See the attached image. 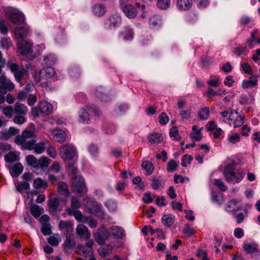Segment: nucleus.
<instances>
[{
  "label": "nucleus",
  "mask_w": 260,
  "mask_h": 260,
  "mask_svg": "<svg viewBox=\"0 0 260 260\" xmlns=\"http://www.w3.org/2000/svg\"><path fill=\"white\" fill-rule=\"evenodd\" d=\"M35 137L36 135L31 131L25 130L15 137V142L20 146L22 150H34L36 154H41L45 151V145L48 141L45 140L37 143Z\"/></svg>",
  "instance_id": "1"
},
{
  "label": "nucleus",
  "mask_w": 260,
  "mask_h": 260,
  "mask_svg": "<svg viewBox=\"0 0 260 260\" xmlns=\"http://www.w3.org/2000/svg\"><path fill=\"white\" fill-rule=\"evenodd\" d=\"M223 173L227 181L232 183L240 182L243 178L242 173L235 169L234 164L226 165Z\"/></svg>",
  "instance_id": "2"
},
{
  "label": "nucleus",
  "mask_w": 260,
  "mask_h": 260,
  "mask_svg": "<svg viewBox=\"0 0 260 260\" xmlns=\"http://www.w3.org/2000/svg\"><path fill=\"white\" fill-rule=\"evenodd\" d=\"M59 155L64 161H76L78 158L77 152L74 147L70 144H63L59 150Z\"/></svg>",
  "instance_id": "3"
},
{
  "label": "nucleus",
  "mask_w": 260,
  "mask_h": 260,
  "mask_svg": "<svg viewBox=\"0 0 260 260\" xmlns=\"http://www.w3.org/2000/svg\"><path fill=\"white\" fill-rule=\"evenodd\" d=\"M7 68L14 74L16 80L20 82L23 79L26 70L23 67H20L12 60H9L6 63Z\"/></svg>",
  "instance_id": "4"
},
{
  "label": "nucleus",
  "mask_w": 260,
  "mask_h": 260,
  "mask_svg": "<svg viewBox=\"0 0 260 260\" xmlns=\"http://www.w3.org/2000/svg\"><path fill=\"white\" fill-rule=\"evenodd\" d=\"M72 186L73 191L78 192L81 196L83 195L87 191L84 180L81 176H75L72 177Z\"/></svg>",
  "instance_id": "5"
},
{
  "label": "nucleus",
  "mask_w": 260,
  "mask_h": 260,
  "mask_svg": "<svg viewBox=\"0 0 260 260\" xmlns=\"http://www.w3.org/2000/svg\"><path fill=\"white\" fill-rule=\"evenodd\" d=\"M14 87V83L7 78L4 72L0 74V93L5 94L7 91H11Z\"/></svg>",
  "instance_id": "6"
},
{
  "label": "nucleus",
  "mask_w": 260,
  "mask_h": 260,
  "mask_svg": "<svg viewBox=\"0 0 260 260\" xmlns=\"http://www.w3.org/2000/svg\"><path fill=\"white\" fill-rule=\"evenodd\" d=\"M18 49L22 55H31L32 52V44L26 40H21L17 42Z\"/></svg>",
  "instance_id": "7"
},
{
  "label": "nucleus",
  "mask_w": 260,
  "mask_h": 260,
  "mask_svg": "<svg viewBox=\"0 0 260 260\" xmlns=\"http://www.w3.org/2000/svg\"><path fill=\"white\" fill-rule=\"evenodd\" d=\"M94 238L95 241L100 245L103 244L106 240L109 237V233L105 229H102L94 234Z\"/></svg>",
  "instance_id": "8"
},
{
  "label": "nucleus",
  "mask_w": 260,
  "mask_h": 260,
  "mask_svg": "<svg viewBox=\"0 0 260 260\" xmlns=\"http://www.w3.org/2000/svg\"><path fill=\"white\" fill-rule=\"evenodd\" d=\"M76 232L81 238L85 240L90 239L91 234L87 228L83 224H80L76 228Z\"/></svg>",
  "instance_id": "9"
},
{
  "label": "nucleus",
  "mask_w": 260,
  "mask_h": 260,
  "mask_svg": "<svg viewBox=\"0 0 260 260\" xmlns=\"http://www.w3.org/2000/svg\"><path fill=\"white\" fill-rule=\"evenodd\" d=\"M76 244V241L74 236L70 233H67L66 240L63 243L64 250L68 252V250L74 248Z\"/></svg>",
  "instance_id": "10"
},
{
  "label": "nucleus",
  "mask_w": 260,
  "mask_h": 260,
  "mask_svg": "<svg viewBox=\"0 0 260 260\" xmlns=\"http://www.w3.org/2000/svg\"><path fill=\"white\" fill-rule=\"evenodd\" d=\"M238 112L236 110H232L229 115V119L231 121L234 120V127H239L243 124L244 123V116L239 115L237 116V119L234 120L235 118V116H237Z\"/></svg>",
  "instance_id": "11"
},
{
  "label": "nucleus",
  "mask_w": 260,
  "mask_h": 260,
  "mask_svg": "<svg viewBox=\"0 0 260 260\" xmlns=\"http://www.w3.org/2000/svg\"><path fill=\"white\" fill-rule=\"evenodd\" d=\"M122 10L126 17L129 19L134 18L137 15L138 12L136 8L132 5H125Z\"/></svg>",
  "instance_id": "12"
},
{
  "label": "nucleus",
  "mask_w": 260,
  "mask_h": 260,
  "mask_svg": "<svg viewBox=\"0 0 260 260\" xmlns=\"http://www.w3.org/2000/svg\"><path fill=\"white\" fill-rule=\"evenodd\" d=\"M53 139L57 142L62 143L67 138L65 132L60 129H54L52 131Z\"/></svg>",
  "instance_id": "13"
},
{
  "label": "nucleus",
  "mask_w": 260,
  "mask_h": 260,
  "mask_svg": "<svg viewBox=\"0 0 260 260\" xmlns=\"http://www.w3.org/2000/svg\"><path fill=\"white\" fill-rule=\"evenodd\" d=\"M14 112L20 115H26L28 112V108L24 104L16 102L14 105Z\"/></svg>",
  "instance_id": "14"
},
{
  "label": "nucleus",
  "mask_w": 260,
  "mask_h": 260,
  "mask_svg": "<svg viewBox=\"0 0 260 260\" xmlns=\"http://www.w3.org/2000/svg\"><path fill=\"white\" fill-rule=\"evenodd\" d=\"M108 21L110 27H116L121 24V18L119 14L115 13L110 16Z\"/></svg>",
  "instance_id": "15"
},
{
  "label": "nucleus",
  "mask_w": 260,
  "mask_h": 260,
  "mask_svg": "<svg viewBox=\"0 0 260 260\" xmlns=\"http://www.w3.org/2000/svg\"><path fill=\"white\" fill-rule=\"evenodd\" d=\"M57 191L59 195L68 197L70 194L67 184L62 181L58 182Z\"/></svg>",
  "instance_id": "16"
},
{
  "label": "nucleus",
  "mask_w": 260,
  "mask_h": 260,
  "mask_svg": "<svg viewBox=\"0 0 260 260\" xmlns=\"http://www.w3.org/2000/svg\"><path fill=\"white\" fill-rule=\"evenodd\" d=\"M23 167L20 163H17L15 165L9 167V170L11 175L13 177H17L22 173Z\"/></svg>",
  "instance_id": "17"
},
{
  "label": "nucleus",
  "mask_w": 260,
  "mask_h": 260,
  "mask_svg": "<svg viewBox=\"0 0 260 260\" xmlns=\"http://www.w3.org/2000/svg\"><path fill=\"white\" fill-rule=\"evenodd\" d=\"M192 0H177V6L180 10H189L192 6Z\"/></svg>",
  "instance_id": "18"
},
{
  "label": "nucleus",
  "mask_w": 260,
  "mask_h": 260,
  "mask_svg": "<svg viewBox=\"0 0 260 260\" xmlns=\"http://www.w3.org/2000/svg\"><path fill=\"white\" fill-rule=\"evenodd\" d=\"M92 11L94 15L100 17L106 13V8L103 4H96L93 6Z\"/></svg>",
  "instance_id": "19"
},
{
  "label": "nucleus",
  "mask_w": 260,
  "mask_h": 260,
  "mask_svg": "<svg viewBox=\"0 0 260 260\" xmlns=\"http://www.w3.org/2000/svg\"><path fill=\"white\" fill-rule=\"evenodd\" d=\"M10 21L16 24H20L24 21V16L19 13H13L9 17Z\"/></svg>",
  "instance_id": "20"
},
{
  "label": "nucleus",
  "mask_w": 260,
  "mask_h": 260,
  "mask_svg": "<svg viewBox=\"0 0 260 260\" xmlns=\"http://www.w3.org/2000/svg\"><path fill=\"white\" fill-rule=\"evenodd\" d=\"M175 221V216L172 214H165L161 218V221L163 224L170 228L174 223Z\"/></svg>",
  "instance_id": "21"
},
{
  "label": "nucleus",
  "mask_w": 260,
  "mask_h": 260,
  "mask_svg": "<svg viewBox=\"0 0 260 260\" xmlns=\"http://www.w3.org/2000/svg\"><path fill=\"white\" fill-rule=\"evenodd\" d=\"M41 113L50 114L52 112V107L46 101H42L39 104Z\"/></svg>",
  "instance_id": "22"
},
{
  "label": "nucleus",
  "mask_w": 260,
  "mask_h": 260,
  "mask_svg": "<svg viewBox=\"0 0 260 260\" xmlns=\"http://www.w3.org/2000/svg\"><path fill=\"white\" fill-rule=\"evenodd\" d=\"M243 248L248 253H253L258 251V245L254 243H245L243 245Z\"/></svg>",
  "instance_id": "23"
},
{
  "label": "nucleus",
  "mask_w": 260,
  "mask_h": 260,
  "mask_svg": "<svg viewBox=\"0 0 260 260\" xmlns=\"http://www.w3.org/2000/svg\"><path fill=\"white\" fill-rule=\"evenodd\" d=\"M59 204V200L58 198L50 197L48 200V205L50 211H56L58 208Z\"/></svg>",
  "instance_id": "24"
},
{
  "label": "nucleus",
  "mask_w": 260,
  "mask_h": 260,
  "mask_svg": "<svg viewBox=\"0 0 260 260\" xmlns=\"http://www.w3.org/2000/svg\"><path fill=\"white\" fill-rule=\"evenodd\" d=\"M73 224L70 220H61L58 224L60 230L66 229L68 233L73 231Z\"/></svg>",
  "instance_id": "25"
},
{
  "label": "nucleus",
  "mask_w": 260,
  "mask_h": 260,
  "mask_svg": "<svg viewBox=\"0 0 260 260\" xmlns=\"http://www.w3.org/2000/svg\"><path fill=\"white\" fill-rule=\"evenodd\" d=\"M257 76H251L248 80H244L242 86L244 88L252 87L257 84Z\"/></svg>",
  "instance_id": "26"
},
{
  "label": "nucleus",
  "mask_w": 260,
  "mask_h": 260,
  "mask_svg": "<svg viewBox=\"0 0 260 260\" xmlns=\"http://www.w3.org/2000/svg\"><path fill=\"white\" fill-rule=\"evenodd\" d=\"M30 211L31 214L36 218L39 217L44 212L43 208L35 204L30 206Z\"/></svg>",
  "instance_id": "27"
},
{
  "label": "nucleus",
  "mask_w": 260,
  "mask_h": 260,
  "mask_svg": "<svg viewBox=\"0 0 260 260\" xmlns=\"http://www.w3.org/2000/svg\"><path fill=\"white\" fill-rule=\"evenodd\" d=\"M66 212L69 215H74L75 218L81 222H85V219H83V215L81 212L78 210H66Z\"/></svg>",
  "instance_id": "28"
},
{
  "label": "nucleus",
  "mask_w": 260,
  "mask_h": 260,
  "mask_svg": "<svg viewBox=\"0 0 260 260\" xmlns=\"http://www.w3.org/2000/svg\"><path fill=\"white\" fill-rule=\"evenodd\" d=\"M112 251V246L110 245H106L100 247L98 249V252L101 256H106L109 255Z\"/></svg>",
  "instance_id": "29"
},
{
  "label": "nucleus",
  "mask_w": 260,
  "mask_h": 260,
  "mask_svg": "<svg viewBox=\"0 0 260 260\" xmlns=\"http://www.w3.org/2000/svg\"><path fill=\"white\" fill-rule=\"evenodd\" d=\"M162 140L163 137L159 133H151L148 136V140L151 144L161 142Z\"/></svg>",
  "instance_id": "30"
},
{
  "label": "nucleus",
  "mask_w": 260,
  "mask_h": 260,
  "mask_svg": "<svg viewBox=\"0 0 260 260\" xmlns=\"http://www.w3.org/2000/svg\"><path fill=\"white\" fill-rule=\"evenodd\" d=\"M48 183L47 181L43 180L40 178H38L34 180L33 186L36 189L41 188H46Z\"/></svg>",
  "instance_id": "31"
},
{
  "label": "nucleus",
  "mask_w": 260,
  "mask_h": 260,
  "mask_svg": "<svg viewBox=\"0 0 260 260\" xmlns=\"http://www.w3.org/2000/svg\"><path fill=\"white\" fill-rule=\"evenodd\" d=\"M19 130L14 127H10L8 131L2 133L3 137L5 140L9 139L11 136H14L19 133Z\"/></svg>",
  "instance_id": "32"
},
{
  "label": "nucleus",
  "mask_w": 260,
  "mask_h": 260,
  "mask_svg": "<svg viewBox=\"0 0 260 260\" xmlns=\"http://www.w3.org/2000/svg\"><path fill=\"white\" fill-rule=\"evenodd\" d=\"M112 235L117 239H121L124 235L123 229L119 226H113L111 228Z\"/></svg>",
  "instance_id": "33"
},
{
  "label": "nucleus",
  "mask_w": 260,
  "mask_h": 260,
  "mask_svg": "<svg viewBox=\"0 0 260 260\" xmlns=\"http://www.w3.org/2000/svg\"><path fill=\"white\" fill-rule=\"evenodd\" d=\"M27 29L25 27H18L15 30V35L17 38L23 39L27 37Z\"/></svg>",
  "instance_id": "34"
},
{
  "label": "nucleus",
  "mask_w": 260,
  "mask_h": 260,
  "mask_svg": "<svg viewBox=\"0 0 260 260\" xmlns=\"http://www.w3.org/2000/svg\"><path fill=\"white\" fill-rule=\"evenodd\" d=\"M51 159H49L47 157L44 156L41 157L38 160L37 166L36 167L37 169L39 168H47L50 162H51Z\"/></svg>",
  "instance_id": "35"
},
{
  "label": "nucleus",
  "mask_w": 260,
  "mask_h": 260,
  "mask_svg": "<svg viewBox=\"0 0 260 260\" xmlns=\"http://www.w3.org/2000/svg\"><path fill=\"white\" fill-rule=\"evenodd\" d=\"M79 121L83 123L88 122L90 120V116L88 113L84 109H82L80 111L79 115Z\"/></svg>",
  "instance_id": "36"
},
{
  "label": "nucleus",
  "mask_w": 260,
  "mask_h": 260,
  "mask_svg": "<svg viewBox=\"0 0 260 260\" xmlns=\"http://www.w3.org/2000/svg\"><path fill=\"white\" fill-rule=\"evenodd\" d=\"M19 156L16 152L10 151L5 156V160L8 162H13L18 160Z\"/></svg>",
  "instance_id": "37"
},
{
  "label": "nucleus",
  "mask_w": 260,
  "mask_h": 260,
  "mask_svg": "<svg viewBox=\"0 0 260 260\" xmlns=\"http://www.w3.org/2000/svg\"><path fill=\"white\" fill-rule=\"evenodd\" d=\"M81 206L80 201L75 196H73L71 199V207L66 210H74L79 209Z\"/></svg>",
  "instance_id": "38"
},
{
  "label": "nucleus",
  "mask_w": 260,
  "mask_h": 260,
  "mask_svg": "<svg viewBox=\"0 0 260 260\" xmlns=\"http://www.w3.org/2000/svg\"><path fill=\"white\" fill-rule=\"evenodd\" d=\"M142 167L145 170L148 175H151L154 171V166L152 162L149 161H143L142 164Z\"/></svg>",
  "instance_id": "39"
},
{
  "label": "nucleus",
  "mask_w": 260,
  "mask_h": 260,
  "mask_svg": "<svg viewBox=\"0 0 260 260\" xmlns=\"http://www.w3.org/2000/svg\"><path fill=\"white\" fill-rule=\"evenodd\" d=\"M210 110L208 107H204L198 112V116L201 120H206L209 117Z\"/></svg>",
  "instance_id": "40"
},
{
  "label": "nucleus",
  "mask_w": 260,
  "mask_h": 260,
  "mask_svg": "<svg viewBox=\"0 0 260 260\" xmlns=\"http://www.w3.org/2000/svg\"><path fill=\"white\" fill-rule=\"evenodd\" d=\"M120 35L123 37L125 40H131L133 38V31L132 29L128 27H126L124 30L120 32Z\"/></svg>",
  "instance_id": "41"
},
{
  "label": "nucleus",
  "mask_w": 260,
  "mask_h": 260,
  "mask_svg": "<svg viewBox=\"0 0 260 260\" xmlns=\"http://www.w3.org/2000/svg\"><path fill=\"white\" fill-rule=\"evenodd\" d=\"M54 71L53 69L49 67L41 71L40 75L42 77L48 78L51 77L54 75Z\"/></svg>",
  "instance_id": "42"
},
{
  "label": "nucleus",
  "mask_w": 260,
  "mask_h": 260,
  "mask_svg": "<svg viewBox=\"0 0 260 260\" xmlns=\"http://www.w3.org/2000/svg\"><path fill=\"white\" fill-rule=\"evenodd\" d=\"M96 96L103 101H107L110 99V97L104 93L103 89L99 88L95 92Z\"/></svg>",
  "instance_id": "43"
},
{
  "label": "nucleus",
  "mask_w": 260,
  "mask_h": 260,
  "mask_svg": "<svg viewBox=\"0 0 260 260\" xmlns=\"http://www.w3.org/2000/svg\"><path fill=\"white\" fill-rule=\"evenodd\" d=\"M47 146V152L51 157L55 158L57 156V152L55 148L48 142V143L45 145Z\"/></svg>",
  "instance_id": "44"
},
{
  "label": "nucleus",
  "mask_w": 260,
  "mask_h": 260,
  "mask_svg": "<svg viewBox=\"0 0 260 260\" xmlns=\"http://www.w3.org/2000/svg\"><path fill=\"white\" fill-rule=\"evenodd\" d=\"M171 5L170 0H158L157 3V7L162 10L168 9Z\"/></svg>",
  "instance_id": "45"
},
{
  "label": "nucleus",
  "mask_w": 260,
  "mask_h": 260,
  "mask_svg": "<svg viewBox=\"0 0 260 260\" xmlns=\"http://www.w3.org/2000/svg\"><path fill=\"white\" fill-rule=\"evenodd\" d=\"M56 59L54 56L52 55H48L44 56V61L47 67H51L55 62Z\"/></svg>",
  "instance_id": "46"
},
{
  "label": "nucleus",
  "mask_w": 260,
  "mask_h": 260,
  "mask_svg": "<svg viewBox=\"0 0 260 260\" xmlns=\"http://www.w3.org/2000/svg\"><path fill=\"white\" fill-rule=\"evenodd\" d=\"M26 160L28 165L36 168L37 166L38 159L33 155H28L26 157Z\"/></svg>",
  "instance_id": "47"
},
{
  "label": "nucleus",
  "mask_w": 260,
  "mask_h": 260,
  "mask_svg": "<svg viewBox=\"0 0 260 260\" xmlns=\"http://www.w3.org/2000/svg\"><path fill=\"white\" fill-rule=\"evenodd\" d=\"M170 136L173 138L176 141H179L181 139L178 133V128L176 126L172 127L170 131Z\"/></svg>",
  "instance_id": "48"
},
{
  "label": "nucleus",
  "mask_w": 260,
  "mask_h": 260,
  "mask_svg": "<svg viewBox=\"0 0 260 260\" xmlns=\"http://www.w3.org/2000/svg\"><path fill=\"white\" fill-rule=\"evenodd\" d=\"M1 45L4 49H8L12 46V43L11 39L9 38H3L1 40Z\"/></svg>",
  "instance_id": "49"
},
{
  "label": "nucleus",
  "mask_w": 260,
  "mask_h": 260,
  "mask_svg": "<svg viewBox=\"0 0 260 260\" xmlns=\"http://www.w3.org/2000/svg\"><path fill=\"white\" fill-rule=\"evenodd\" d=\"M161 22V19L160 17L159 16H153L149 20L150 24L153 27L160 25Z\"/></svg>",
  "instance_id": "50"
},
{
  "label": "nucleus",
  "mask_w": 260,
  "mask_h": 260,
  "mask_svg": "<svg viewBox=\"0 0 260 260\" xmlns=\"http://www.w3.org/2000/svg\"><path fill=\"white\" fill-rule=\"evenodd\" d=\"M3 112L7 118H11L14 112V108L12 106H6L3 109Z\"/></svg>",
  "instance_id": "51"
},
{
  "label": "nucleus",
  "mask_w": 260,
  "mask_h": 260,
  "mask_svg": "<svg viewBox=\"0 0 260 260\" xmlns=\"http://www.w3.org/2000/svg\"><path fill=\"white\" fill-rule=\"evenodd\" d=\"M178 166L177 162L175 160L172 159L168 164L167 170L169 172H173L177 169Z\"/></svg>",
  "instance_id": "52"
},
{
  "label": "nucleus",
  "mask_w": 260,
  "mask_h": 260,
  "mask_svg": "<svg viewBox=\"0 0 260 260\" xmlns=\"http://www.w3.org/2000/svg\"><path fill=\"white\" fill-rule=\"evenodd\" d=\"M41 232L44 235H50L52 234L50 224H45L44 225H42Z\"/></svg>",
  "instance_id": "53"
},
{
  "label": "nucleus",
  "mask_w": 260,
  "mask_h": 260,
  "mask_svg": "<svg viewBox=\"0 0 260 260\" xmlns=\"http://www.w3.org/2000/svg\"><path fill=\"white\" fill-rule=\"evenodd\" d=\"M37 101L36 95L34 94H28L27 96V103L30 106H34Z\"/></svg>",
  "instance_id": "54"
},
{
  "label": "nucleus",
  "mask_w": 260,
  "mask_h": 260,
  "mask_svg": "<svg viewBox=\"0 0 260 260\" xmlns=\"http://www.w3.org/2000/svg\"><path fill=\"white\" fill-rule=\"evenodd\" d=\"M241 67L245 73L250 75L253 74V71L248 63L244 62L242 63Z\"/></svg>",
  "instance_id": "55"
},
{
  "label": "nucleus",
  "mask_w": 260,
  "mask_h": 260,
  "mask_svg": "<svg viewBox=\"0 0 260 260\" xmlns=\"http://www.w3.org/2000/svg\"><path fill=\"white\" fill-rule=\"evenodd\" d=\"M237 204V201L235 199H233L231 201H230L226 205V210L228 212H231L232 210L231 209H232V210H234L236 207V205Z\"/></svg>",
  "instance_id": "56"
},
{
  "label": "nucleus",
  "mask_w": 260,
  "mask_h": 260,
  "mask_svg": "<svg viewBox=\"0 0 260 260\" xmlns=\"http://www.w3.org/2000/svg\"><path fill=\"white\" fill-rule=\"evenodd\" d=\"M159 121L162 125L166 124L169 121V117L166 113L162 112L159 116Z\"/></svg>",
  "instance_id": "57"
},
{
  "label": "nucleus",
  "mask_w": 260,
  "mask_h": 260,
  "mask_svg": "<svg viewBox=\"0 0 260 260\" xmlns=\"http://www.w3.org/2000/svg\"><path fill=\"white\" fill-rule=\"evenodd\" d=\"M214 184L217 186L218 188L222 191H225L227 190V187L220 179H215Z\"/></svg>",
  "instance_id": "58"
},
{
  "label": "nucleus",
  "mask_w": 260,
  "mask_h": 260,
  "mask_svg": "<svg viewBox=\"0 0 260 260\" xmlns=\"http://www.w3.org/2000/svg\"><path fill=\"white\" fill-rule=\"evenodd\" d=\"M28 95L27 91L21 90L17 94V99L20 101H24Z\"/></svg>",
  "instance_id": "59"
},
{
  "label": "nucleus",
  "mask_w": 260,
  "mask_h": 260,
  "mask_svg": "<svg viewBox=\"0 0 260 260\" xmlns=\"http://www.w3.org/2000/svg\"><path fill=\"white\" fill-rule=\"evenodd\" d=\"M246 50V46L242 47L238 46L234 49V53L237 56H240L242 54L244 53Z\"/></svg>",
  "instance_id": "60"
},
{
  "label": "nucleus",
  "mask_w": 260,
  "mask_h": 260,
  "mask_svg": "<svg viewBox=\"0 0 260 260\" xmlns=\"http://www.w3.org/2000/svg\"><path fill=\"white\" fill-rule=\"evenodd\" d=\"M11 149V146L10 145L5 143H0V155L4 152L8 151Z\"/></svg>",
  "instance_id": "61"
},
{
  "label": "nucleus",
  "mask_w": 260,
  "mask_h": 260,
  "mask_svg": "<svg viewBox=\"0 0 260 260\" xmlns=\"http://www.w3.org/2000/svg\"><path fill=\"white\" fill-rule=\"evenodd\" d=\"M24 115H20L15 116L13 119V121L18 124H22L26 121V118L23 116Z\"/></svg>",
  "instance_id": "62"
},
{
  "label": "nucleus",
  "mask_w": 260,
  "mask_h": 260,
  "mask_svg": "<svg viewBox=\"0 0 260 260\" xmlns=\"http://www.w3.org/2000/svg\"><path fill=\"white\" fill-rule=\"evenodd\" d=\"M191 137L192 139L199 141L202 139V135L201 133V129L197 131L195 133H192L191 134Z\"/></svg>",
  "instance_id": "63"
},
{
  "label": "nucleus",
  "mask_w": 260,
  "mask_h": 260,
  "mask_svg": "<svg viewBox=\"0 0 260 260\" xmlns=\"http://www.w3.org/2000/svg\"><path fill=\"white\" fill-rule=\"evenodd\" d=\"M228 141L231 143L235 144L240 141V135L237 133L234 134L229 137Z\"/></svg>",
  "instance_id": "64"
}]
</instances>
